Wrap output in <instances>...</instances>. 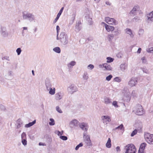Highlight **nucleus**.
<instances>
[{"label":"nucleus","instance_id":"obj_26","mask_svg":"<svg viewBox=\"0 0 153 153\" xmlns=\"http://www.w3.org/2000/svg\"><path fill=\"white\" fill-rule=\"evenodd\" d=\"M49 93L51 95H53L55 93L56 89L55 88H51L50 89H49Z\"/></svg>","mask_w":153,"mask_h":153},{"label":"nucleus","instance_id":"obj_16","mask_svg":"<svg viewBox=\"0 0 153 153\" xmlns=\"http://www.w3.org/2000/svg\"><path fill=\"white\" fill-rule=\"evenodd\" d=\"M63 9H64V7H62L61 8V9L59 11V13H58V14H57V15L56 17V18H55V20H54V21L53 22V23L54 24H55V23H56V22L58 20V19H59V17H60V15H61V14L63 11Z\"/></svg>","mask_w":153,"mask_h":153},{"label":"nucleus","instance_id":"obj_58","mask_svg":"<svg viewBox=\"0 0 153 153\" xmlns=\"http://www.w3.org/2000/svg\"><path fill=\"white\" fill-rule=\"evenodd\" d=\"M105 65V63L100 64L99 65V68H104V65Z\"/></svg>","mask_w":153,"mask_h":153},{"label":"nucleus","instance_id":"obj_32","mask_svg":"<svg viewBox=\"0 0 153 153\" xmlns=\"http://www.w3.org/2000/svg\"><path fill=\"white\" fill-rule=\"evenodd\" d=\"M115 129H118L120 130H122L124 131V128L123 126V125L122 124L120 125L119 126L116 127L115 128Z\"/></svg>","mask_w":153,"mask_h":153},{"label":"nucleus","instance_id":"obj_56","mask_svg":"<svg viewBox=\"0 0 153 153\" xmlns=\"http://www.w3.org/2000/svg\"><path fill=\"white\" fill-rule=\"evenodd\" d=\"M56 31H57V35H59V31L60 28V27L58 25H57L56 27Z\"/></svg>","mask_w":153,"mask_h":153},{"label":"nucleus","instance_id":"obj_36","mask_svg":"<svg viewBox=\"0 0 153 153\" xmlns=\"http://www.w3.org/2000/svg\"><path fill=\"white\" fill-rule=\"evenodd\" d=\"M135 125L136 127L141 128L142 127V123L140 121H137Z\"/></svg>","mask_w":153,"mask_h":153},{"label":"nucleus","instance_id":"obj_9","mask_svg":"<svg viewBox=\"0 0 153 153\" xmlns=\"http://www.w3.org/2000/svg\"><path fill=\"white\" fill-rule=\"evenodd\" d=\"M137 82V79L136 78L132 77L128 81V84L129 86L132 87L135 86Z\"/></svg>","mask_w":153,"mask_h":153},{"label":"nucleus","instance_id":"obj_37","mask_svg":"<svg viewBox=\"0 0 153 153\" xmlns=\"http://www.w3.org/2000/svg\"><path fill=\"white\" fill-rule=\"evenodd\" d=\"M107 60V62L110 63L113 61L114 59L110 57H107L106 58Z\"/></svg>","mask_w":153,"mask_h":153},{"label":"nucleus","instance_id":"obj_54","mask_svg":"<svg viewBox=\"0 0 153 153\" xmlns=\"http://www.w3.org/2000/svg\"><path fill=\"white\" fill-rule=\"evenodd\" d=\"M22 123L20 122H18L17 123V124L16 125V127L17 128H20L22 125Z\"/></svg>","mask_w":153,"mask_h":153},{"label":"nucleus","instance_id":"obj_52","mask_svg":"<svg viewBox=\"0 0 153 153\" xmlns=\"http://www.w3.org/2000/svg\"><path fill=\"white\" fill-rule=\"evenodd\" d=\"M94 68V65L92 64H90L87 66L88 69L92 70Z\"/></svg>","mask_w":153,"mask_h":153},{"label":"nucleus","instance_id":"obj_41","mask_svg":"<svg viewBox=\"0 0 153 153\" xmlns=\"http://www.w3.org/2000/svg\"><path fill=\"white\" fill-rule=\"evenodd\" d=\"M146 51L148 53H152L153 52V47L147 48L146 49Z\"/></svg>","mask_w":153,"mask_h":153},{"label":"nucleus","instance_id":"obj_45","mask_svg":"<svg viewBox=\"0 0 153 153\" xmlns=\"http://www.w3.org/2000/svg\"><path fill=\"white\" fill-rule=\"evenodd\" d=\"M80 28L79 25H76L75 26V31L76 32H79L80 30Z\"/></svg>","mask_w":153,"mask_h":153},{"label":"nucleus","instance_id":"obj_10","mask_svg":"<svg viewBox=\"0 0 153 153\" xmlns=\"http://www.w3.org/2000/svg\"><path fill=\"white\" fill-rule=\"evenodd\" d=\"M67 90L69 94H72L77 91L78 89L74 85H71L68 87Z\"/></svg>","mask_w":153,"mask_h":153},{"label":"nucleus","instance_id":"obj_33","mask_svg":"<svg viewBox=\"0 0 153 153\" xmlns=\"http://www.w3.org/2000/svg\"><path fill=\"white\" fill-rule=\"evenodd\" d=\"M86 19L88 20L89 22V24L91 25L93 24V22L92 21V19L91 18L89 17V15H87L86 16Z\"/></svg>","mask_w":153,"mask_h":153},{"label":"nucleus","instance_id":"obj_55","mask_svg":"<svg viewBox=\"0 0 153 153\" xmlns=\"http://www.w3.org/2000/svg\"><path fill=\"white\" fill-rule=\"evenodd\" d=\"M137 132V130H135L132 132V133L131 134V137L133 136L134 135L136 134Z\"/></svg>","mask_w":153,"mask_h":153},{"label":"nucleus","instance_id":"obj_23","mask_svg":"<svg viewBox=\"0 0 153 153\" xmlns=\"http://www.w3.org/2000/svg\"><path fill=\"white\" fill-rule=\"evenodd\" d=\"M120 69L122 71H124L127 68V65L125 63L121 64L120 66Z\"/></svg>","mask_w":153,"mask_h":153},{"label":"nucleus","instance_id":"obj_18","mask_svg":"<svg viewBox=\"0 0 153 153\" xmlns=\"http://www.w3.org/2000/svg\"><path fill=\"white\" fill-rule=\"evenodd\" d=\"M105 29L108 32L112 31L114 29V28L113 26L108 25H105Z\"/></svg>","mask_w":153,"mask_h":153},{"label":"nucleus","instance_id":"obj_30","mask_svg":"<svg viewBox=\"0 0 153 153\" xmlns=\"http://www.w3.org/2000/svg\"><path fill=\"white\" fill-rule=\"evenodd\" d=\"M82 78L84 80H87L88 78V75L87 72H84L82 76Z\"/></svg>","mask_w":153,"mask_h":153},{"label":"nucleus","instance_id":"obj_64","mask_svg":"<svg viewBox=\"0 0 153 153\" xmlns=\"http://www.w3.org/2000/svg\"><path fill=\"white\" fill-rule=\"evenodd\" d=\"M39 146H44V143H39Z\"/></svg>","mask_w":153,"mask_h":153},{"label":"nucleus","instance_id":"obj_59","mask_svg":"<svg viewBox=\"0 0 153 153\" xmlns=\"http://www.w3.org/2000/svg\"><path fill=\"white\" fill-rule=\"evenodd\" d=\"M116 151L117 152H120V148L119 146H118L116 148Z\"/></svg>","mask_w":153,"mask_h":153},{"label":"nucleus","instance_id":"obj_12","mask_svg":"<svg viewBox=\"0 0 153 153\" xmlns=\"http://www.w3.org/2000/svg\"><path fill=\"white\" fill-rule=\"evenodd\" d=\"M0 33L1 35L4 37L7 36L8 33L6 31V28L5 27H2L1 28Z\"/></svg>","mask_w":153,"mask_h":153},{"label":"nucleus","instance_id":"obj_13","mask_svg":"<svg viewBox=\"0 0 153 153\" xmlns=\"http://www.w3.org/2000/svg\"><path fill=\"white\" fill-rule=\"evenodd\" d=\"M79 122L76 120L73 119L69 123V125L71 127L73 128L77 127L79 125Z\"/></svg>","mask_w":153,"mask_h":153},{"label":"nucleus","instance_id":"obj_43","mask_svg":"<svg viewBox=\"0 0 153 153\" xmlns=\"http://www.w3.org/2000/svg\"><path fill=\"white\" fill-rule=\"evenodd\" d=\"M108 37L109 41H110L113 39L114 36L113 34H109L108 36Z\"/></svg>","mask_w":153,"mask_h":153},{"label":"nucleus","instance_id":"obj_34","mask_svg":"<svg viewBox=\"0 0 153 153\" xmlns=\"http://www.w3.org/2000/svg\"><path fill=\"white\" fill-rule=\"evenodd\" d=\"M55 133L58 136H60L63 134V131H59L58 130H56L55 131Z\"/></svg>","mask_w":153,"mask_h":153},{"label":"nucleus","instance_id":"obj_5","mask_svg":"<svg viewBox=\"0 0 153 153\" xmlns=\"http://www.w3.org/2000/svg\"><path fill=\"white\" fill-rule=\"evenodd\" d=\"M124 153H135L136 150L134 145L132 144L127 145L124 147Z\"/></svg>","mask_w":153,"mask_h":153},{"label":"nucleus","instance_id":"obj_40","mask_svg":"<svg viewBox=\"0 0 153 153\" xmlns=\"http://www.w3.org/2000/svg\"><path fill=\"white\" fill-rule=\"evenodd\" d=\"M131 95L134 97H137V95L136 91L135 90H133L131 92Z\"/></svg>","mask_w":153,"mask_h":153},{"label":"nucleus","instance_id":"obj_50","mask_svg":"<svg viewBox=\"0 0 153 153\" xmlns=\"http://www.w3.org/2000/svg\"><path fill=\"white\" fill-rule=\"evenodd\" d=\"M16 51L17 53V55H19L20 54L22 50L20 48H18L16 49Z\"/></svg>","mask_w":153,"mask_h":153},{"label":"nucleus","instance_id":"obj_7","mask_svg":"<svg viewBox=\"0 0 153 153\" xmlns=\"http://www.w3.org/2000/svg\"><path fill=\"white\" fill-rule=\"evenodd\" d=\"M145 138L146 142L150 144H153V135L149 133L145 134Z\"/></svg>","mask_w":153,"mask_h":153},{"label":"nucleus","instance_id":"obj_8","mask_svg":"<svg viewBox=\"0 0 153 153\" xmlns=\"http://www.w3.org/2000/svg\"><path fill=\"white\" fill-rule=\"evenodd\" d=\"M105 21L109 25H117L118 22L114 18H111L109 17H106L105 18Z\"/></svg>","mask_w":153,"mask_h":153},{"label":"nucleus","instance_id":"obj_61","mask_svg":"<svg viewBox=\"0 0 153 153\" xmlns=\"http://www.w3.org/2000/svg\"><path fill=\"white\" fill-rule=\"evenodd\" d=\"M4 59H6L7 60H9V57H6L2 58V60H4Z\"/></svg>","mask_w":153,"mask_h":153},{"label":"nucleus","instance_id":"obj_35","mask_svg":"<svg viewBox=\"0 0 153 153\" xmlns=\"http://www.w3.org/2000/svg\"><path fill=\"white\" fill-rule=\"evenodd\" d=\"M50 122L49 123V124L50 126H53L55 124V121L53 118L50 119Z\"/></svg>","mask_w":153,"mask_h":153},{"label":"nucleus","instance_id":"obj_47","mask_svg":"<svg viewBox=\"0 0 153 153\" xmlns=\"http://www.w3.org/2000/svg\"><path fill=\"white\" fill-rule=\"evenodd\" d=\"M112 77L113 76L111 75H110L106 77V80L107 81H109L111 80Z\"/></svg>","mask_w":153,"mask_h":153},{"label":"nucleus","instance_id":"obj_20","mask_svg":"<svg viewBox=\"0 0 153 153\" xmlns=\"http://www.w3.org/2000/svg\"><path fill=\"white\" fill-rule=\"evenodd\" d=\"M139 9V7L138 5L135 6L132 10L131 11L130 13V14H135L136 12Z\"/></svg>","mask_w":153,"mask_h":153},{"label":"nucleus","instance_id":"obj_42","mask_svg":"<svg viewBox=\"0 0 153 153\" xmlns=\"http://www.w3.org/2000/svg\"><path fill=\"white\" fill-rule=\"evenodd\" d=\"M21 139H27L26 134V133L23 132L21 134Z\"/></svg>","mask_w":153,"mask_h":153},{"label":"nucleus","instance_id":"obj_2","mask_svg":"<svg viewBox=\"0 0 153 153\" xmlns=\"http://www.w3.org/2000/svg\"><path fill=\"white\" fill-rule=\"evenodd\" d=\"M56 39L59 40L61 43L63 45H66L68 42L67 35L64 32H61L59 36V35H57Z\"/></svg>","mask_w":153,"mask_h":153},{"label":"nucleus","instance_id":"obj_24","mask_svg":"<svg viewBox=\"0 0 153 153\" xmlns=\"http://www.w3.org/2000/svg\"><path fill=\"white\" fill-rule=\"evenodd\" d=\"M45 85L46 89L47 91H49V89L51 88L52 85L51 83V82L49 81H46L45 82Z\"/></svg>","mask_w":153,"mask_h":153},{"label":"nucleus","instance_id":"obj_14","mask_svg":"<svg viewBox=\"0 0 153 153\" xmlns=\"http://www.w3.org/2000/svg\"><path fill=\"white\" fill-rule=\"evenodd\" d=\"M63 96V93L61 92H59L56 93L55 95V99L57 100H59L62 99Z\"/></svg>","mask_w":153,"mask_h":153},{"label":"nucleus","instance_id":"obj_11","mask_svg":"<svg viewBox=\"0 0 153 153\" xmlns=\"http://www.w3.org/2000/svg\"><path fill=\"white\" fill-rule=\"evenodd\" d=\"M101 120L103 123L105 124H107L111 121L110 117L107 115L102 116Z\"/></svg>","mask_w":153,"mask_h":153},{"label":"nucleus","instance_id":"obj_1","mask_svg":"<svg viewBox=\"0 0 153 153\" xmlns=\"http://www.w3.org/2000/svg\"><path fill=\"white\" fill-rule=\"evenodd\" d=\"M22 16L23 19H28L30 22L35 21V20L34 15L27 11H24L22 12Z\"/></svg>","mask_w":153,"mask_h":153},{"label":"nucleus","instance_id":"obj_63","mask_svg":"<svg viewBox=\"0 0 153 153\" xmlns=\"http://www.w3.org/2000/svg\"><path fill=\"white\" fill-rule=\"evenodd\" d=\"M115 32L116 33V35H117L118 34H119L120 33V32L118 31V30H117V31H115Z\"/></svg>","mask_w":153,"mask_h":153},{"label":"nucleus","instance_id":"obj_44","mask_svg":"<svg viewBox=\"0 0 153 153\" xmlns=\"http://www.w3.org/2000/svg\"><path fill=\"white\" fill-rule=\"evenodd\" d=\"M144 32V30L143 29H140L138 31V34L139 36H142Z\"/></svg>","mask_w":153,"mask_h":153},{"label":"nucleus","instance_id":"obj_49","mask_svg":"<svg viewBox=\"0 0 153 153\" xmlns=\"http://www.w3.org/2000/svg\"><path fill=\"white\" fill-rule=\"evenodd\" d=\"M83 146V144L82 143H80L79 144L77 145L76 147H75V149L76 150H77L80 147H81Z\"/></svg>","mask_w":153,"mask_h":153},{"label":"nucleus","instance_id":"obj_21","mask_svg":"<svg viewBox=\"0 0 153 153\" xmlns=\"http://www.w3.org/2000/svg\"><path fill=\"white\" fill-rule=\"evenodd\" d=\"M125 31L127 34H128L131 37L133 38L134 36V34L133 33V32L131 30L128 28H126Z\"/></svg>","mask_w":153,"mask_h":153},{"label":"nucleus","instance_id":"obj_38","mask_svg":"<svg viewBox=\"0 0 153 153\" xmlns=\"http://www.w3.org/2000/svg\"><path fill=\"white\" fill-rule=\"evenodd\" d=\"M112 105L116 108H117L119 107L117 102L116 101H113L112 102Z\"/></svg>","mask_w":153,"mask_h":153},{"label":"nucleus","instance_id":"obj_39","mask_svg":"<svg viewBox=\"0 0 153 153\" xmlns=\"http://www.w3.org/2000/svg\"><path fill=\"white\" fill-rule=\"evenodd\" d=\"M114 82H120L121 81V79L120 78L117 77L114 78Z\"/></svg>","mask_w":153,"mask_h":153},{"label":"nucleus","instance_id":"obj_3","mask_svg":"<svg viewBox=\"0 0 153 153\" xmlns=\"http://www.w3.org/2000/svg\"><path fill=\"white\" fill-rule=\"evenodd\" d=\"M83 141L86 146L91 147L92 143L90 139L89 135L87 134L86 132H84L83 134Z\"/></svg>","mask_w":153,"mask_h":153},{"label":"nucleus","instance_id":"obj_60","mask_svg":"<svg viewBox=\"0 0 153 153\" xmlns=\"http://www.w3.org/2000/svg\"><path fill=\"white\" fill-rule=\"evenodd\" d=\"M141 48H139L137 51V53H141Z\"/></svg>","mask_w":153,"mask_h":153},{"label":"nucleus","instance_id":"obj_62","mask_svg":"<svg viewBox=\"0 0 153 153\" xmlns=\"http://www.w3.org/2000/svg\"><path fill=\"white\" fill-rule=\"evenodd\" d=\"M138 153H143V151L139 149Z\"/></svg>","mask_w":153,"mask_h":153},{"label":"nucleus","instance_id":"obj_29","mask_svg":"<svg viewBox=\"0 0 153 153\" xmlns=\"http://www.w3.org/2000/svg\"><path fill=\"white\" fill-rule=\"evenodd\" d=\"M36 120H34L33 122H30L28 124H26L25 125V127L26 128H28L29 127L33 125L34 124H35L36 123Z\"/></svg>","mask_w":153,"mask_h":153},{"label":"nucleus","instance_id":"obj_46","mask_svg":"<svg viewBox=\"0 0 153 153\" xmlns=\"http://www.w3.org/2000/svg\"><path fill=\"white\" fill-rule=\"evenodd\" d=\"M27 139H22V144L24 146H25L27 145Z\"/></svg>","mask_w":153,"mask_h":153},{"label":"nucleus","instance_id":"obj_51","mask_svg":"<svg viewBox=\"0 0 153 153\" xmlns=\"http://www.w3.org/2000/svg\"><path fill=\"white\" fill-rule=\"evenodd\" d=\"M59 138L60 139L63 140H66L68 139L67 137L64 136H60Z\"/></svg>","mask_w":153,"mask_h":153},{"label":"nucleus","instance_id":"obj_4","mask_svg":"<svg viewBox=\"0 0 153 153\" xmlns=\"http://www.w3.org/2000/svg\"><path fill=\"white\" fill-rule=\"evenodd\" d=\"M135 114L141 115L144 113V111L142 106L140 104L137 105L134 108L133 111Z\"/></svg>","mask_w":153,"mask_h":153},{"label":"nucleus","instance_id":"obj_57","mask_svg":"<svg viewBox=\"0 0 153 153\" xmlns=\"http://www.w3.org/2000/svg\"><path fill=\"white\" fill-rule=\"evenodd\" d=\"M75 16H74V17L72 18V21L71 22H70L69 23L70 24L72 25L75 19Z\"/></svg>","mask_w":153,"mask_h":153},{"label":"nucleus","instance_id":"obj_28","mask_svg":"<svg viewBox=\"0 0 153 153\" xmlns=\"http://www.w3.org/2000/svg\"><path fill=\"white\" fill-rule=\"evenodd\" d=\"M146 143H142L139 149L142 150H143L145 149L146 147Z\"/></svg>","mask_w":153,"mask_h":153},{"label":"nucleus","instance_id":"obj_25","mask_svg":"<svg viewBox=\"0 0 153 153\" xmlns=\"http://www.w3.org/2000/svg\"><path fill=\"white\" fill-rule=\"evenodd\" d=\"M104 68H105V70L107 71H111L112 70V68L111 65H109L107 63H105Z\"/></svg>","mask_w":153,"mask_h":153},{"label":"nucleus","instance_id":"obj_31","mask_svg":"<svg viewBox=\"0 0 153 153\" xmlns=\"http://www.w3.org/2000/svg\"><path fill=\"white\" fill-rule=\"evenodd\" d=\"M53 51L57 53H60L61 52L60 48L59 47H56L53 49Z\"/></svg>","mask_w":153,"mask_h":153},{"label":"nucleus","instance_id":"obj_53","mask_svg":"<svg viewBox=\"0 0 153 153\" xmlns=\"http://www.w3.org/2000/svg\"><path fill=\"white\" fill-rule=\"evenodd\" d=\"M141 60L143 63H145L146 62V59L145 57H142L141 59Z\"/></svg>","mask_w":153,"mask_h":153},{"label":"nucleus","instance_id":"obj_27","mask_svg":"<svg viewBox=\"0 0 153 153\" xmlns=\"http://www.w3.org/2000/svg\"><path fill=\"white\" fill-rule=\"evenodd\" d=\"M111 140L110 138H109L105 146L107 148H110L111 147Z\"/></svg>","mask_w":153,"mask_h":153},{"label":"nucleus","instance_id":"obj_19","mask_svg":"<svg viewBox=\"0 0 153 153\" xmlns=\"http://www.w3.org/2000/svg\"><path fill=\"white\" fill-rule=\"evenodd\" d=\"M80 128L83 130L86 131L88 129V126L87 124L84 123H82L79 126Z\"/></svg>","mask_w":153,"mask_h":153},{"label":"nucleus","instance_id":"obj_6","mask_svg":"<svg viewBox=\"0 0 153 153\" xmlns=\"http://www.w3.org/2000/svg\"><path fill=\"white\" fill-rule=\"evenodd\" d=\"M122 92L123 94L124 95L123 99L127 102H128L131 99L130 93L129 90L127 89H124L122 90Z\"/></svg>","mask_w":153,"mask_h":153},{"label":"nucleus","instance_id":"obj_15","mask_svg":"<svg viewBox=\"0 0 153 153\" xmlns=\"http://www.w3.org/2000/svg\"><path fill=\"white\" fill-rule=\"evenodd\" d=\"M147 21L149 22L153 21V11L146 15Z\"/></svg>","mask_w":153,"mask_h":153},{"label":"nucleus","instance_id":"obj_22","mask_svg":"<svg viewBox=\"0 0 153 153\" xmlns=\"http://www.w3.org/2000/svg\"><path fill=\"white\" fill-rule=\"evenodd\" d=\"M104 102L106 104L111 103V99L108 97H105L104 98Z\"/></svg>","mask_w":153,"mask_h":153},{"label":"nucleus","instance_id":"obj_17","mask_svg":"<svg viewBox=\"0 0 153 153\" xmlns=\"http://www.w3.org/2000/svg\"><path fill=\"white\" fill-rule=\"evenodd\" d=\"M76 62L74 61H72L69 62L67 65L68 68L69 69L72 68L73 67L76 65Z\"/></svg>","mask_w":153,"mask_h":153},{"label":"nucleus","instance_id":"obj_48","mask_svg":"<svg viewBox=\"0 0 153 153\" xmlns=\"http://www.w3.org/2000/svg\"><path fill=\"white\" fill-rule=\"evenodd\" d=\"M56 108V111L59 113H62V110L58 106H57Z\"/></svg>","mask_w":153,"mask_h":153}]
</instances>
